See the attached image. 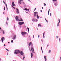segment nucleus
<instances>
[{
	"instance_id": "obj_58",
	"label": "nucleus",
	"mask_w": 61,
	"mask_h": 61,
	"mask_svg": "<svg viewBox=\"0 0 61 61\" xmlns=\"http://www.w3.org/2000/svg\"><path fill=\"white\" fill-rule=\"evenodd\" d=\"M3 14H5V13L4 12H3Z\"/></svg>"
},
{
	"instance_id": "obj_59",
	"label": "nucleus",
	"mask_w": 61,
	"mask_h": 61,
	"mask_svg": "<svg viewBox=\"0 0 61 61\" xmlns=\"http://www.w3.org/2000/svg\"><path fill=\"white\" fill-rule=\"evenodd\" d=\"M1 28L0 27V30H1Z\"/></svg>"
},
{
	"instance_id": "obj_21",
	"label": "nucleus",
	"mask_w": 61,
	"mask_h": 61,
	"mask_svg": "<svg viewBox=\"0 0 61 61\" xmlns=\"http://www.w3.org/2000/svg\"><path fill=\"white\" fill-rule=\"evenodd\" d=\"M39 26H42L41 25V24H38V27H39Z\"/></svg>"
},
{
	"instance_id": "obj_14",
	"label": "nucleus",
	"mask_w": 61,
	"mask_h": 61,
	"mask_svg": "<svg viewBox=\"0 0 61 61\" xmlns=\"http://www.w3.org/2000/svg\"><path fill=\"white\" fill-rule=\"evenodd\" d=\"M24 10H26V11H29V9H27L26 8H25V9H24Z\"/></svg>"
},
{
	"instance_id": "obj_6",
	"label": "nucleus",
	"mask_w": 61,
	"mask_h": 61,
	"mask_svg": "<svg viewBox=\"0 0 61 61\" xmlns=\"http://www.w3.org/2000/svg\"><path fill=\"white\" fill-rule=\"evenodd\" d=\"M37 14V12H34V16H36V15Z\"/></svg>"
},
{
	"instance_id": "obj_61",
	"label": "nucleus",
	"mask_w": 61,
	"mask_h": 61,
	"mask_svg": "<svg viewBox=\"0 0 61 61\" xmlns=\"http://www.w3.org/2000/svg\"><path fill=\"white\" fill-rule=\"evenodd\" d=\"M43 7H42V9H43Z\"/></svg>"
},
{
	"instance_id": "obj_3",
	"label": "nucleus",
	"mask_w": 61,
	"mask_h": 61,
	"mask_svg": "<svg viewBox=\"0 0 61 61\" xmlns=\"http://www.w3.org/2000/svg\"><path fill=\"white\" fill-rule=\"evenodd\" d=\"M16 13H17V14H19V10L17 8H16Z\"/></svg>"
},
{
	"instance_id": "obj_30",
	"label": "nucleus",
	"mask_w": 61,
	"mask_h": 61,
	"mask_svg": "<svg viewBox=\"0 0 61 61\" xmlns=\"http://www.w3.org/2000/svg\"><path fill=\"white\" fill-rule=\"evenodd\" d=\"M48 15H49V10L48 11Z\"/></svg>"
},
{
	"instance_id": "obj_52",
	"label": "nucleus",
	"mask_w": 61,
	"mask_h": 61,
	"mask_svg": "<svg viewBox=\"0 0 61 61\" xmlns=\"http://www.w3.org/2000/svg\"><path fill=\"white\" fill-rule=\"evenodd\" d=\"M4 46H5V45L4 44Z\"/></svg>"
},
{
	"instance_id": "obj_29",
	"label": "nucleus",
	"mask_w": 61,
	"mask_h": 61,
	"mask_svg": "<svg viewBox=\"0 0 61 61\" xmlns=\"http://www.w3.org/2000/svg\"><path fill=\"white\" fill-rule=\"evenodd\" d=\"M6 50H7V51H9V50H8V49H6Z\"/></svg>"
},
{
	"instance_id": "obj_18",
	"label": "nucleus",
	"mask_w": 61,
	"mask_h": 61,
	"mask_svg": "<svg viewBox=\"0 0 61 61\" xmlns=\"http://www.w3.org/2000/svg\"><path fill=\"white\" fill-rule=\"evenodd\" d=\"M37 19H39V16H38V15H37Z\"/></svg>"
},
{
	"instance_id": "obj_32",
	"label": "nucleus",
	"mask_w": 61,
	"mask_h": 61,
	"mask_svg": "<svg viewBox=\"0 0 61 61\" xmlns=\"http://www.w3.org/2000/svg\"><path fill=\"white\" fill-rule=\"evenodd\" d=\"M54 5H56V3H55Z\"/></svg>"
},
{
	"instance_id": "obj_28",
	"label": "nucleus",
	"mask_w": 61,
	"mask_h": 61,
	"mask_svg": "<svg viewBox=\"0 0 61 61\" xmlns=\"http://www.w3.org/2000/svg\"><path fill=\"white\" fill-rule=\"evenodd\" d=\"M12 7H13V8H14V9H15V8L13 6V5H12Z\"/></svg>"
},
{
	"instance_id": "obj_22",
	"label": "nucleus",
	"mask_w": 61,
	"mask_h": 61,
	"mask_svg": "<svg viewBox=\"0 0 61 61\" xmlns=\"http://www.w3.org/2000/svg\"><path fill=\"white\" fill-rule=\"evenodd\" d=\"M9 20V18H8V17H7V20Z\"/></svg>"
},
{
	"instance_id": "obj_2",
	"label": "nucleus",
	"mask_w": 61,
	"mask_h": 61,
	"mask_svg": "<svg viewBox=\"0 0 61 61\" xmlns=\"http://www.w3.org/2000/svg\"><path fill=\"white\" fill-rule=\"evenodd\" d=\"M15 19L16 21H23V20H22V19H20L19 20L18 19V17L17 16H16Z\"/></svg>"
},
{
	"instance_id": "obj_20",
	"label": "nucleus",
	"mask_w": 61,
	"mask_h": 61,
	"mask_svg": "<svg viewBox=\"0 0 61 61\" xmlns=\"http://www.w3.org/2000/svg\"><path fill=\"white\" fill-rule=\"evenodd\" d=\"M51 50H49L48 52V53H51Z\"/></svg>"
},
{
	"instance_id": "obj_50",
	"label": "nucleus",
	"mask_w": 61,
	"mask_h": 61,
	"mask_svg": "<svg viewBox=\"0 0 61 61\" xmlns=\"http://www.w3.org/2000/svg\"><path fill=\"white\" fill-rule=\"evenodd\" d=\"M44 5H46V4L44 3Z\"/></svg>"
},
{
	"instance_id": "obj_15",
	"label": "nucleus",
	"mask_w": 61,
	"mask_h": 61,
	"mask_svg": "<svg viewBox=\"0 0 61 61\" xmlns=\"http://www.w3.org/2000/svg\"><path fill=\"white\" fill-rule=\"evenodd\" d=\"M21 2H23V0H20V1L19 2L20 4H21Z\"/></svg>"
},
{
	"instance_id": "obj_5",
	"label": "nucleus",
	"mask_w": 61,
	"mask_h": 61,
	"mask_svg": "<svg viewBox=\"0 0 61 61\" xmlns=\"http://www.w3.org/2000/svg\"><path fill=\"white\" fill-rule=\"evenodd\" d=\"M25 34H27V33L25 32H21V34L22 36H24Z\"/></svg>"
},
{
	"instance_id": "obj_43",
	"label": "nucleus",
	"mask_w": 61,
	"mask_h": 61,
	"mask_svg": "<svg viewBox=\"0 0 61 61\" xmlns=\"http://www.w3.org/2000/svg\"><path fill=\"white\" fill-rule=\"evenodd\" d=\"M38 37H39V36H40L39 35H38Z\"/></svg>"
},
{
	"instance_id": "obj_48",
	"label": "nucleus",
	"mask_w": 61,
	"mask_h": 61,
	"mask_svg": "<svg viewBox=\"0 0 61 61\" xmlns=\"http://www.w3.org/2000/svg\"><path fill=\"white\" fill-rule=\"evenodd\" d=\"M45 20H46V22H47V20H46V18H45Z\"/></svg>"
},
{
	"instance_id": "obj_25",
	"label": "nucleus",
	"mask_w": 61,
	"mask_h": 61,
	"mask_svg": "<svg viewBox=\"0 0 61 61\" xmlns=\"http://www.w3.org/2000/svg\"><path fill=\"white\" fill-rule=\"evenodd\" d=\"M27 28L28 31L29 32V28H28V27H27Z\"/></svg>"
},
{
	"instance_id": "obj_54",
	"label": "nucleus",
	"mask_w": 61,
	"mask_h": 61,
	"mask_svg": "<svg viewBox=\"0 0 61 61\" xmlns=\"http://www.w3.org/2000/svg\"><path fill=\"white\" fill-rule=\"evenodd\" d=\"M6 8H7V9H8V8H7V7Z\"/></svg>"
},
{
	"instance_id": "obj_41",
	"label": "nucleus",
	"mask_w": 61,
	"mask_h": 61,
	"mask_svg": "<svg viewBox=\"0 0 61 61\" xmlns=\"http://www.w3.org/2000/svg\"><path fill=\"white\" fill-rule=\"evenodd\" d=\"M6 8H7V5L6 4Z\"/></svg>"
},
{
	"instance_id": "obj_27",
	"label": "nucleus",
	"mask_w": 61,
	"mask_h": 61,
	"mask_svg": "<svg viewBox=\"0 0 61 61\" xmlns=\"http://www.w3.org/2000/svg\"><path fill=\"white\" fill-rule=\"evenodd\" d=\"M23 60H24V58H25V55H23Z\"/></svg>"
},
{
	"instance_id": "obj_40",
	"label": "nucleus",
	"mask_w": 61,
	"mask_h": 61,
	"mask_svg": "<svg viewBox=\"0 0 61 61\" xmlns=\"http://www.w3.org/2000/svg\"><path fill=\"white\" fill-rule=\"evenodd\" d=\"M3 2H4V4H5V1H3Z\"/></svg>"
},
{
	"instance_id": "obj_60",
	"label": "nucleus",
	"mask_w": 61,
	"mask_h": 61,
	"mask_svg": "<svg viewBox=\"0 0 61 61\" xmlns=\"http://www.w3.org/2000/svg\"><path fill=\"white\" fill-rule=\"evenodd\" d=\"M49 10H50V9H49Z\"/></svg>"
},
{
	"instance_id": "obj_1",
	"label": "nucleus",
	"mask_w": 61,
	"mask_h": 61,
	"mask_svg": "<svg viewBox=\"0 0 61 61\" xmlns=\"http://www.w3.org/2000/svg\"><path fill=\"white\" fill-rule=\"evenodd\" d=\"M14 53L15 54H19L20 53V51L19 50H16L14 51Z\"/></svg>"
},
{
	"instance_id": "obj_53",
	"label": "nucleus",
	"mask_w": 61,
	"mask_h": 61,
	"mask_svg": "<svg viewBox=\"0 0 61 61\" xmlns=\"http://www.w3.org/2000/svg\"><path fill=\"white\" fill-rule=\"evenodd\" d=\"M1 61V58H0V61Z\"/></svg>"
},
{
	"instance_id": "obj_4",
	"label": "nucleus",
	"mask_w": 61,
	"mask_h": 61,
	"mask_svg": "<svg viewBox=\"0 0 61 61\" xmlns=\"http://www.w3.org/2000/svg\"><path fill=\"white\" fill-rule=\"evenodd\" d=\"M24 24V22H19V24L20 25H22Z\"/></svg>"
},
{
	"instance_id": "obj_7",
	"label": "nucleus",
	"mask_w": 61,
	"mask_h": 61,
	"mask_svg": "<svg viewBox=\"0 0 61 61\" xmlns=\"http://www.w3.org/2000/svg\"><path fill=\"white\" fill-rule=\"evenodd\" d=\"M24 53H23V51H22L20 52V54H21V56H23V55H24Z\"/></svg>"
},
{
	"instance_id": "obj_35",
	"label": "nucleus",
	"mask_w": 61,
	"mask_h": 61,
	"mask_svg": "<svg viewBox=\"0 0 61 61\" xmlns=\"http://www.w3.org/2000/svg\"><path fill=\"white\" fill-rule=\"evenodd\" d=\"M44 53V51H43V50H42V53Z\"/></svg>"
},
{
	"instance_id": "obj_37",
	"label": "nucleus",
	"mask_w": 61,
	"mask_h": 61,
	"mask_svg": "<svg viewBox=\"0 0 61 61\" xmlns=\"http://www.w3.org/2000/svg\"><path fill=\"white\" fill-rule=\"evenodd\" d=\"M41 50H42V47H41Z\"/></svg>"
},
{
	"instance_id": "obj_51",
	"label": "nucleus",
	"mask_w": 61,
	"mask_h": 61,
	"mask_svg": "<svg viewBox=\"0 0 61 61\" xmlns=\"http://www.w3.org/2000/svg\"><path fill=\"white\" fill-rule=\"evenodd\" d=\"M23 3L24 4H25V2H23Z\"/></svg>"
},
{
	"instance_id": "obj_44",
	"label": "nucleus",
	"mask_w": 61,
	"mask_h": 61,
	"mask_svg": "<svg viewBox=\"0 0 61 61\" xmlns=\"http://www.w3.org/2000/svg\"><path fill=\"white\" fill-rule=\"evenodd\" d=\"M41 41L42 42H43V40H41Z\"/></svg>"
},
{
	"instance_id": "obj_17",
	"label": "nucleus",
	"mask_w": 61,
	"mask_h": 61,
	"mask_svg": "<svg viewBox=\"0 0 61 61\" xmlns=\"http://www.w3.org/2000/svg\"><path fill=\"white\" fill-rule=\"evenodd\" d=\"M16 36L15 35H14V38H16Z\"/></svg>"
},
{
	"instance_id": "obj_16",
	"label": "nucleus",
	"mask_w": 61,
	"mask_h": 61,
	"mask_svg": "<svg viewBox=\"0 0 61 61\" xmlns=\"http://www.w3.org/2000/svg\"><path fill=\"white\" fill-rule=\"evenodd\" d=\"M33 54L32 53H31V58H32V57H33Z\"/></svg>"
},
{
	"instance_id": "obj_11",
	"label": "nucleus",
	"mask_w": 61,
	"mask_h": 61,
	"mask_svg": "<svg viewBox=\"0 0 61 61\" xmlns=\"http://www.w3.org/2000/svg\"><path fill=\"white\" fill-rule=\"evenodd\" d=\"M37 20H36V19H33L32 20V21H36Z\"/></svg>"
},
{
	"instance_id": "obj_55",
	"label": "nucleus",
	"mask_w": 61,
	"mask_h": 61,
	"mask_svg": "<svg viewBox=\"0 0 61 61\" xmlns=\"http://www.w3.org/2000/svg\"><path fill=\"white\" fill-rule=\"evenodd\" d=\"M49 46V45H48V44L47 46V47H48L47 46Z\"/></svg>"
},
{
	"instance_id": "obj_63",
	"label": "nucleus",
	"mask_w": 61,
	"mask_h": 61,
	"mask_svg": "<svg viewBox=\"0 0 61 61\" xmlns=\"http://www.w3.org/2000/svg\"><path fill=\"white\" fill-rule=\"evenodd\" d=\"M37 30H38V29H37Z\"/></svg>"
},
{
	"instance_id": "obj_26",
	"label": "nucleus",
	"mask_w": 61,
	"mask_h": 61,
	"mask_svg": "<svg viewBox=\"0 0 61 61\" xmlns=\"http://www.w3.org/2000/svg\"><path fill=\"white\" fill-rule=\"evenodd\" d=\"M61 40V39L59 38V42H60Z\"/></svg>"
},
{
	"instance_id": "obj_56",
	"label": "nucleus",
	"mask_w": 61,
	"mask_h": 61,
	"mask_svg": "<svg viewBox=\"0 0 61 61\" xmlns=\"http://www.w3.org/2000/svg\"><path fill=\"white\" fill-rule=\"evenodd\" d=\"M41 12H42V10H41Z\"/></svg>"
},
{
	"instance_id": "obj_31",
	"label": "nucleus",
	"mask_w": 61,
	"mask_h": 61,
	"mask_svg": "<svg viewBox=\"0 0 61 61\" xmlns=\"http://www.w3.org/2000/svg\"><path fill=\"white\" fill-rule=\"evenodd\" d=\"M11 43H12L13 42V40H12L11 41Z\"/></svg>"
},
{
	"instance_id": "obj_10",
	"label": "nucleus",
	"mask_w": 61,
	"mask_h": 61,
	"mask_svg": "<svg viewBox=\"0 0 61 61\" xmlns=\"http://www.w3.org/2000/svg\"><path fill=\"white\" fill-rule=\"evenodd\" d=\"M1 41L2 42V43L3 42V41H4V40H5V38H1Z\"/></svg>"
},
{
	"instance_id": "obj_23",
	"label": "nucleus",
	"mask_w": 61,
	"mask_h": 61,
	"mask_svg": "<svg viewBox=\"0 0 61 61\" xmlns=\"http://www.w3.org/2000/svg\"><path fill=\"white\" fill-rule=\"evenodd\" d=\"M57 26H59V23H58V24H57Z\"/></svg>"
},
{
	"instance_id": "obj_24",
	"label": "nucleus",
	"mask_w": 61,
	"mask_h": 61,
	"mask_svg": "<svg viewBox=\"0 0 61 61\" xmlns=\"http://www.w3.org/2000/svg\"><path fill=\"white\" fill-rule=\"evenodd\" d=\"M59 23H60V19H59Z\"/></svg>"
},
{
	"instance_id": "obj_46",
	"label": "nucleus",
	"mask_w": 61,
	"mask_h": 61,
	"mask_svg": "<svg viewBox=\"0 0 61 61\" xmlns=\"http://www.w3.org/2000/svg\"><path fill=\"white\" fill-rule=\"evenodd\" d=\"M4 10H5V7H4Z\"/></svg>"
},
{
	"instance_id": "obj_64",
	"label": "nucleus",
	"mask_w": 61,
	"mask_h": 61,
	"mask_svg": "<svg viewBox=\"0 0 61 61\" xmlns=\"http://www.w3.org/2000/svg\"><path fill=\"white\" fill-rule=\"evenodd\" d=\"M7 55H8V53H7Z\"/></svg>"
},
{
	"instance_id": "obj_49",
	"label": "nucleus",
	"mask_w": 61,
	"mask_h": 61,
	"mask_svg": "<svg viewBox=\"0 0 61 61\" xmlns=\"http://www.w3.org/2000/svg\"><path fill=\"white\" fill-rule=\"evenodd\" d=\"M6 25H7V23L6 22Z\"/></svg>"
},
{
	"instance_id": "obj_9",
	"label": "nucleus",
	"mask_w": 61,
	"mask_h": 61,
	"mask_svg": "<svg viewBox=\"0 0 61 61\" xmlns=\"http://www.w3.org/2000/svg\"><path fill=\"white\" fill-rule=\"evenodd\" d=\"M12 5H13V6H15V4L14 3V1H13L12 3Z\"/></svg>"
},
{
	"instance_id": "obj_38",
	"label": "nucleus",
	"mask_w": 61,
	"mask_h": 61,
	"mask_svg": "<svg viewBox=\"0 0 61 61\" xmlns=\"http://www.w3.org/2000/svg\"><path fill=\"white\" fill-rule=\"evenodd\" d=\"M36 10V8H35V10H34V11H35V10Z\"/></svg>"
},
{
	"instance_id": "obj_8",
	"label": "nucleus",
	"mask_w": 61,
	"mask_h": 61,
	"mask_svg": "<svg viewBox=\"0 0 61 61\" xmlns=\"http://www.w3.org/2000/svg\"><path fill=\"white\" fill-rule=\"evenodd\" d=\"M32 45V43L31 42H30L29 43V46H30L31 45Z\"/></svg>"
},
{
	"instance_id": "obj_19",
	"label": "nucleus",
	"mask_w": 61,
	"mask_h": 61,
	"mask_svg": "<svg viewBox=\"0 0 61 61\" xmlns=\"http://www.w3.org/2000/svg\"><path fill=\"white\" fill-rule=\"evenodd\" d=\"M45 32L43 34V38H44L45 37V36H44V35H45Z\"/></svg>"
},
{
	"instance_id": "obj_62",
	"label": "nucleus",
	"mask_w": 61,
	"mask_h": 61,
	"mask_svg": "<svg viewBox=\"0 0 61 61\" xmlns=\"http://www.w3.org/2000/svg\"><path fill=\"white\" fill-rule=\"evenodd\" d=\"M8 43H10V42H8Z\"/></svg>"
},
{
	"instance_id": "obj_33",
	"label": "nucleus",
	"mask_w": 61,
	"mask_h": 61,
	"mask_svg": "<svg viewBox=\"0 0 61 61\" xmlns=\"http://www.w3.org/2000/svg\"><path fill=\"white\" fill-rule=\"evenodd\" d=\"M56 38H58V36H56Z\"/></svg>"
},
{
	"instance_id": "obj_57",
	"label": "nucleus",
	"mask_w": 61,
	"mask_h": 61,
	"mask_svg": "<svg viewBox=\"0 0 61 61\" xmlns=\"http://www.w3.org/2000/svg\"><path fill=\"white\" fill-rule=\"evenodd\" d=\"M33 38H34V35H33Z\"/></svg>"
},
{
	"instance_id": "obj_47",
	"label": "nucleus",
	"mask_w": 61,
	"mask_h": 61,
	"mask_svg": "<svg viewBox=\"0 0 61 61\" xmlns=\"http://www.w3.org/2000/svg\"><path fill=\"white\" fill-rule=\"evenodd\" d=\"M4 33H5V31H4L3 33V34H4Z\"/></svg>"
},
{
	"instance_id": "obj_36",
	"label": "nucleus",
	"mask_w": 61,
	"mask_h": 61,
	"mask_svg": "<svg viewBox=\"0 0 61 61\" xmlns=\"http://www.w3.org/2000/svg\"><path fill=\"white\" fill-rule=\"evenodd\" d=\"M15 38H13V40H15Z\"/></svg>"
},
{
	"instance_id": "obj_13",
	"label": "nucleus",
	"mask_w": 61,
	"mask_h": 61,
	"mask_svg": "<svg viewBox=\"0 0 61 61\" xmlns=\"http://www.w3.org/2000/svg\"><path fill=\"white\" fill-rule=\"evenodd\" d=\"M46 56H44V58L45 61H46V60H47V59L46 58Z\"/></svg>"
},
{
	"instance_id": "obj_42",
	"label": "nucleus",
	"mask_w": 61,
	"mask_h": 61,
	"mask_svg": "<svg viewBox=\"0 0 61 61\" xmlns=\"http://www.w3.org/2000/svg\"><path fill=\"white\" fill-rule=\"evenodd\" d=\"M51 15H52V14H51V13H50V15L51 16Z\"/></svg>"
},
{
	"instance_id": "obj_39",
	"label": "nucleus",
	"mask_w": 61,
	"mask_h": 61,
	"mask_svg": "<svg viewBox=\"0 0 61 61\" xmlns=\"http://www.w3.org/2000/svg\"><path fill=\"white\" fill-rule=\"evenodd\" d=\"M61 57H60V61H61Z\"/></svg>"
},
{
	"instance_id": "obj_12",
	"label": "nucleus",
	"mask_w": 61,
	"mask_h": 61,
	"mask_svg": "<svg viewBox=\"0 0 61 61\" xmlns=\"http://www.w3.org/2000/svg\"><path fill=\"white\" fill-rule=\"evenodd\" d=\"M33 48L32 47H31V51H32V52H32V53H34V52H34V50H33Z\"/></svg>"
},
{
	"instance_id": "obj_45",
	"label": "nucleus",
	"mask_w": 61,
	"mask_h": 61,
	"mask_svg": "<svg viewBox=\"0 0 61 61\" xmlns=\"http://www.w3.org/2000/svg\"><path fill=\"white\" fill-rule=\"evenodd\" d=\"M5 38L4 37H3L2 38Z\"/></svg>"
},
{
	"instance_id": "obj_34",
	"label": "nucleus",
	"mask_w": 61,
	"mask_h": 61,
	"mask_svg": "<svg viewBox=\"0 0 61 61\" xmlns=\"http://www.w3.org/2000/svg\"><path fill=\"white\" fill-rule=\"evenodd\" d=\"M53 1H56L57 0H53Z\"/></svg>"
}]
</instances>
